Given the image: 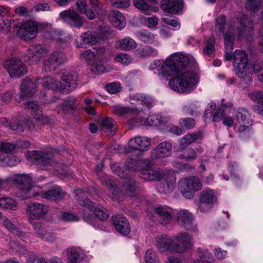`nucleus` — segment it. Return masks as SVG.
Masks as SVG:
<instances>
[{"mask_svg": "<svg viewBox=\"0 0 263 263\" xmlns=\"http://www.w3.org/2000/svg\"><path fill=\"white\" fill-rule=\"evenodd\" d=\"M234 34L233 33H226L224 36L225 54L224 59L227 61H233L236 74L243 82L249 84L251 82L248 56L243 50H236L232 53L233 49Z\"/></svg>", "mask_w": 263, "mask_h": 263, "instance_id": "nucleus-1", "label": "nucleus"}, {"mask_svg": "<svg viewBox=\"0 0 263 263\" xmlns=\"http://www.w3.org/2000/svg\"><path fill=\"white\" fill-rule=\"evenodd\" d=\"M139 176L141 178L147 181H157L163 178L165 182L166 187H165L162 183H159L157 189L160 193H169L175 187L176 178L173 171H163L159 168L152 167L148 161H146L144 166H142Z\"/></svg>", "mask_w": 263, "mask_h": 263, "instance_id": "nucleus-2", "label": "nucleus"}, {"mask_svg": "<svg viewBox=\"0 0 263 263\" xmlns=\"http://www.w3.org/2000/svg\"><path fill=\"white\" fill-rule=\"evenodd\" d=\"M196 75L190 71H182L170 80L168 84L173 90L179 93L190 92L197 84Z\"/></svg>", "mask_w": 263, "mask_h": 263, "instance_id": "nucleus-3", "label": "nucleus"}, {"mask_svg": "<svg viewBox=\"0 0 263 263\" xmlns=\"http://www.w3.org/2000/svg\"><path fill=\"white\" fill-rule=\"evenodd\" d=\"M79 203L84 208L83 218L88 223H91L92 215L101 221L106 220L109 217L108 213L106 209L100 205H97L89 199H85Z\"/></svg>", "mask_w": 263, "mask_h": 263, "instance_id": "nucleus-4", "label": "nucleus"}, {"mask_svg": "<svg viewBox=\"0 0 263 263\" xmlns=\"http://www.w3.org/2000/svg\"><path fill=\"white\" fill-rule=\"evenodd\" d=\"M202 184L200 180L195 176L181 178L178 182V189L182 196L187 199H192L195 193L201 190Z\"/></svg>", "mask_w": 263, "mask_h": 263, "instance_id": "nucleus-5", "label": "nucleus"}, {"mask_svg": "<svg viewBox=\"0 0 263 263\" xmlns=\"http://www.w3.org/2000/svg\"><path fill=\"white\" fill-rule=\"evenodd\" d=\"M233 104L231 102L227 103H222L220 106L214 113V111L216 108V104L214 103H209L205 110L204 115L205 120L207 118H209L213 116V121L214 122H219L226 115L227 113L230 112Z\"/></svg>", "mask_w": 263, "mask_h": 263, "instance_id": "nucleus-6", "label": "nucleus"}, {"mask_svg": "<svg viewBox=\"0 0 263 263\" xmlns=\"http://www.w3.org/2000/svg\"><path fill=\"white\" fill-rule=\"evenodd\" d=\"M14 180L20 185L21 193L26 195L24 199L39 195L36 191L38 187L32 185V178L30 175L17 174L14 176Z\"/></svg>", "mask_w": 263, "mask_h": 263, "instance_id": "nucleus-7", "label": "nucleus"}, {"mask_svg": "<svg viewBox=\"0 0 263 263\" xmlns=\"http://www.w3.org/2000/svg\"><path fill=\"white\" fill-rule=\"evenodd\" d=\"M173 253H183L193 246V238L186 232H181L173 236Z\"/></svg>", "mask_w": 263, "mask_h": 263, "instance_id": "nucleus-8", "label": "nucleus"}, {"mask_svg": "<svg viewBox=\"0 0 263 263\" xmlns=\"http://www.w3.org/2000/svg\"><path fill=\"white\" fill-rule=\"evenodd\" d=\"M36 80L30 77H27L22 80L20 88V94L15 98L16 101L20 102L24 98L32 97L36 92Z\"/></svg>", "mask_w": 263, "mask_h": 263, "instance_id": "nucleus-9", "label": "nucleus"}, {"mask_svg": "<svg viewBox=\"0 0 263 263\" xmlns=\"http://www.w3.org/2000/svg\"><path fill=\"white\" fill-rule=\"evenodd\" d=\"M47 51L41 44H35L30 46L24 55V60L29 64H35L43 58Z\"/></svg>", "mask_w": 263, "mask_h": 263, "instance_id": "nucleus-10", "label": "nucleus"}, {"mask_svg": "<svg viewBox=\"0 0 263 263\" xmlns=\"http://www.w3.org/2000/svg\"><path fill=\"white\" fill-rule=\"evenodd\" d=\"M5 67L12 78H20L27 72V68L19 59L13 58L5 63Z\"/></svg>", "mask_w": 263, "mask_h": 263, "instance_id": "nucleus-11", "label": "nucleus"}, {"mask_svg": "<svg viewBox=\"0 0 263 263\" xmlns=\"http://www.w3.org/2000/svg\"><path fill=\"white\" fill-rule=\"evenodd\" d=\"M67 61L66 54L61 51H55L51 54L48 59L44 61L43 68L46 72H53L58 67Z\"/></svg>", "mask_w": 263, "mask_h": 263, "instance_id": "nucleus-12", "label": "nucleus"}, {"mask_svg": "<svg viewBox=\"0 0 263 263\" xmlns=\"http://www.w3.org/2000/svg\"><path fill=\"white\" fill-rule=\"evenodd\" d=\"M78 81V75L76 72H65L61 77L60 89L66 93L71 91L77 87Z\"/></svg>", "mask_w": 263, "mask_h": 263, "instance_id": "nucleus-13", "label": "nucleus"}, {"mask_svg": "<svg viewBox=\"0 0 263 263\" xmlns=\"http://www.w3.org/2000/svg\"><path fill=\"white\" fill-rule=\"evenodd\" d=\"M38 24L33 20L25 21L20 26L18 35L25 41L33 39L37 34Z\"/></svg>", "mask_w": 263, "mask_h": 263, "instance_id": "nucleus-14", "label": "nucleus"}, {"mask_svg": "<svg viewBox=\"0 0 263 263\" xmlns=\"http://www.w3.org/2000/svg\"><path fill=\"white\" fill-rule=\"evenodd\" d=\"M59 17L64 23L72 27L79 28L83 25L81 16L74 10L63 11L60 13Z\"/></svg>", "mask_w": 263, "mask_h": 263, "instance_id": "nucleus-15", "label": "nucleus"}, {"mask_svg": "<svg viewBox=\"0 0 263 263\" xmlns=\"http://www.w3.org/2000/svg\"><path fill=\"white\" fill-rule=\"evenodd\" d=\"M48 211V206L41 203L30 202L27 205V212L29 218L32 219L43 218Z\"/></svg>", "mask_w": 263, "mask_h": 263, "instance_id": "nucleus-16", "label": "nucleus"}, {"mask_svg": "<svg viewBox=\"0 0 263 263\" xmlns=\"http://www.w3.org/2000/svg\"><path fill=\"white\" fill-rule=\"evenodd\" d=\"M155 217L162 224H167L172 220L173 210L165 205H159L154 208Z\"/></svg>", "mask_w": 263, "mask_h": 263, "instance_id": "nucleus-17", "label": "nucleus"}, {"mask_svg": "<svg viewBox=\"0 0 263 263\" xmlns=\"http://www.w3.org/2000/svg\"><path fill=\"white\" fill-rule=\"evenodd\" d=\"M176 219L178 224L185 230L196 231V228L193 224V216L189 211H179L177 213Z\"/></svg>", "mask_w": 263, "mask_h": 263, "instance_id": "nucleus-18", "label": "nucleus"}, {"mask_svg": "<svg viewBox=\"0 0 263 263\" xmlns=\"http://www.w3.org/2000/svg\"><path fill=\"white\" fill-rule=\"evenodd\" d=\"M32 224L37 237L45 241L52 243L56 241L55 234L50 232L48 227L40 223H34Z\"/></svg>", "mask_w": 263, "mask_h": 263, "instance_id": "nucleus-19", "label": "nucleus"}, {"mask_svg": "<svg viewBox=\"0 0 263 263\" xmlns=\"http://www.w3.org/2000/svg\"><path fill=\"white\" fill-rule=\"evenodd\" d=\"M27 156H29L35 163L41 165H50L54 162L53 155L51 153L32 151L28 153Z\"/></svg>", "mask_w": 263, "mask_h": 263, "instance_id": "nucleus-20", "label": "nucleus"}, {"mask_svg": "<svg viewBox=\"0 0 263 263\" xmlns=\"http://www.w3.org/2000/svg\"><path fill=\"white\" fill-rule=\"evenodd\" d=\"M99 41V35L96 32L88 31L83 33L76 40L77 47L86 48L96 44Z\"/></svg>", "mask_w": 263, "mask_h": 263, "instance_id": "nucleus-21", "label": "nucleus"}, {"mask_svg": "<svg viewBox=\"0 0 263 263\" xmlns=\"http://www.w3.org/2000/svg\"><path fill=\"white\" fill-rule=\"evenodd\" d=\"M159 70V74L163 77L176 76L178 73L182 71L180 67L175 64L170 56L163 63L161 68Z\"/></svg>", "mask_w": 263, "mask_h": 263, "instance_id": "nucleus-22", "label": "nucleus"}, {"mask_svg": "<svg viewBox=\"0 0 263 263\" xmlns=\"http://www.w3.org/2000/svg\"><path fill=\"white\" fill-rule=\"evenodd\" d=\"M67 256L70 263H88L89 261L87 256L80 247L68 249Z\"/></svg>", "mask_w": 263, "mask_h": 263, "instance_id": "nucleus-23", "label": "nucleus"}, {"mask_svg": "<svg viewBox=\"0 0 263 263\" xmlns=\"http://www.w3.org/2000/svg\"><path fill=\"white\" fill-rule=\"evenodd\" d=\"M116 230L123 235H127L130 232V227L127 219L122 214L112 216Z\"/></svg>", "mask_w": 263, "mask_h": 263, "instance_id": "nucleus-24", "label": "nucleus"}, {"mask_svg": "<svg viewBox=\"0 0 263 263\" xmlns=\"http://www.w3.org/2000/svg\"><path fill=\"white\" fill-rule=\"evenodd\" d=\"M183 7L182 0H161L160 8L166 12L178 14Z\"/></svg>", "mask_w": 263, "mask_h": 263, "instance_id": "nucleus-25", "label": "nucleus"}, {"mask_svg": "<svg viewBox=\"0 0 263 263\" xmlns=\"http://www.w3.org/2000/svg\"><path fill=\"white\" fill-rule=\"evenodd\" d=\"M105 52V48L103 47L97 48H92L81 53L80 58L87 63H91L97 59L101 58Z\"/></svg>", "mask_w": 263, "mask_h": 263, "instance_id": "nucleus-26", "label": "nucleus"}, {"mask_svg": "<svg viewBox=\"0 0 263 263\" xmlns=\"http://www.w3.org/2000/svg\"><path fill=\"white\" fill-rule=\"evenodd\" d=\"M150 145V140L145 137H136L131 139L128 142V146L130 150L145 151Z\"/></svg>", "mask_w": 263, "mask_h": 263, "instance_id": "nucleus-27", "label": "nucleus"}, {"mask_svg": "<svg viewBox=\"0 0 263 263\" xmlns=\"http://www.w3.org/2000/svg\"><path fill=\"white\" fill-rule=\"evenodd\" d=\"M156 247L162 252L166 251L173 253V236L162 235L156 238Z\"/></svg>", "mask_w": 263, "mask_h": 263, "instance_id": "nucleus-28", "label": "nucleus"}, {"mask_svg": "<svg viewBox=\"0 0 263 263\" xmlns=\"http://www.w3.org/2000/svg\"><path fill=\"white\" fill-rule=\"evenodd\" d=\"M108 19L112 25L120 30L124 28L126 21L123 14L118 10H112L108 14Z\"/></svg>", "mask_w": 263, "mask_h": 263, "instance_id": "nucleus-29", "label": "nucleus"}, {"mask_svg": "<svg viewBox=\"0 0 263 263\" xmlns=\"http://www.w3.org/2000/svg\"><path fill=\"white\" fill-rule=\"evenodd\" d=\"M123 187L126 194L131 197L137 196L140 190V184L133 178H128L123 183Z\"/></svg>", "mask_w": 263, "mask_h": 263, "instance_id": "nucleus-30", "label": "nucleus"}, {"mask_svg": "<svg viewBox=\"0 0 263 263\" xmlns=\"http://www.w3.org/2000/svg\"><path fill=\"white\" fill-rule=\"evenodd\" d=\"M129 101L131 104H141L147 107L152 106L153 103V100L152 98L141 93H137L131 96L129 98Z\"/></svg>", "mask_w": 263, "mask_h": 263, "instance_id": "nucleus-31", "label": "nucleus"}, {"mask_svg": "<svg viewBox=\"0 0 263 263\" xmlns=\"http://www.w3.org/2000/svg\"><path fill=\"white\" fill-rule=\"evenodd\" d=\"M115 46L116 49L130 51L135 49L137 46V44L134 39L127 36L116 42Z\"/></svg>", "mask_w": 263, "mask_h": 263, "instance_id": "nucleus-32", "label": "nucleus"}, {"mask_svg": "<svg viewBox=\"0 0 263 263\" xmlns=\"http://www.w3.org/2000/svg\"><path fill=\"white\" fill-rule=\"evenodd\" d=\"M172 144L164 141L160 143L154 150L156 158H159L170 156L171 154Z\"/></svg>", "mask_w": 263, "mask_h": 263, "instance_id": "nucleus-33", "label": "nucleus"}, {"mask_svg": "<svg viewBox=\"0 0 263 263\" xmlns=\"http://www.w3.org/2000/svg\"><path fill=\"white\" fill-rule=\"evenodd\" d=\"M170 57L175 64L180 67L182 71H186L185 69L189 64V59L187 55L181 52H176L172 54Z\"/></svg>", "mask_w": 263, "mask_h": 263, "instance_id": "nucleus-34", "label": "nucleus"}, {"mask_svg": "<svg viewBox=\"0 0 263 263\" xmlns=\"http://www.w3.org/2000/svg\"><path fill=\"white\" fill-rule=\"evenodd\" d=\"M64 195V192L60 187H54L52 190L42 193L41 197L47 200L54 201L63 198Z\"/></svg>", "mask_w": 263, "mask_h": 263, "instance_id": "nucleus-35", "label": "nucleus"}, {"mask_svg": "<svg viewBox=\"0 0 263 263\" xmlns=\"http://www.w3.org/2000/svg\"><path fill=\"white\" fill-rule=\"evenodd\" d=\"M20 158L0 152V164L3 166H14L20 162Z\"/></svg>", "mask_w": 263, "mask_h": 263, "instance_id": "nucleus-36", "label": "nucleus"}, {"mask_svg": "<svg viewBox=\"0 0 263 263\" xmlns=\"http://www.w3.org/2000/svg\"><path fill=\"white\" fill-rule=\"evenodd\" d=\"M239 22L240 24V33L242 35H250L253 30V20L244 15L242 18H240Z\"/></svg>", "mask_w": 263, "mask_h": 263, "instance_id": "nucleus-37", "label": "nucleus"}, {"mask_svg": "<svg viewBox=\"0 0 263 263\" xmlns=\"http://www.w3.org/2000/svg\"><path fill=\"white\" fill-rule=\"evenodd\" d=\"M77 10L82 14L86 15L89 20H93L96 17V13L92 9H88L86 0H78L76 3Z\"/></svg>", "mask_w": 263, "mask_h": 263, "instance_id": "nucleus-38", "label": "nucleus"}, {"mask_svg": "<svg viewBox=\"0 0 263 263\" xmlns=\"http://www.w3.org/2000/svg\"><path fill=\"white\" fill-rule=\"evenodd\" d=\"M201 133H191L184 136L180 141V148L184 149L189 145L198 140L202 139Z\"/></svg>", "mask_w": 263, "mask_h": 263, "instance_id": "nucleus-39", "label": "nucleus"}, {"mask_svg": "<svg viewBox=\"0 0 263 263\" xmlns=\"http://www.w3.org/2000/svg\"><path fill=\"white\" fill-rule=\"evenodd\" d=\"M136 35L140 40L145 43L151 44L156 42L157 45L159 44L156 40L155 34L147 30L144 29L137 32Z\"/></svg>", "mask_w": 263, "mask_h": 263, "instance_id": "nucleus-40", "label": "nucleus"}, {"mask_svg": "<svg viewBox=\"0 0 263 263\" xmlns=\"http://www.w3.org/2000/svg\"><path fill=\"white\" fill-rule=\"evenodd\" d=\"M41 84L45 89L55 90L60 88L58 80L51 77H44L41 79Z\"/></svg>", "mask_w": 263, "mask_h": 263, "instance_id": "nucleus-41", "label": "nucleus"}, {"mask_svg": "<svg viewBox=\"0 0 263 263\" xmlns=\"http://www.w3.org/2000/svg\"><path fill=\"white\" fill-rule=\"evenodd\" d=\"M146 161H143L142 160H135L133 159H128L125 161L124 167L126 168V172L128 173L135 171L138 170L140 167L142 168Z\"/></svg>", "mask_w": 263, "mask_h": 263, "instance_id": "nucleus-42", "label": "nucleus"}, {"mask_svg": "<svg viewBox=\"0 0 263 263\" xmlns=\"http://www.w3.org/2000/svg\"><path fill=\"white\" fill-rule=\"evenodd\" d=\"M200 199L209 204H214L217 202L216 193L212 190H203L200 193Z\"/></svg>", "mask_w": 263, "mask_h": 263, "instance_id": "nucleus-43", "label": "nucleus"}, {"mask_svg": "<svg viewBox=\"0 0 263 263\" xmlns=\"http://www.w3.org/2000/svg\"><path fill=\"white\" fill-rule=\"evenodd\" d=\"M237 120L240 124L250 125L252 123L250 115L245 108H238L236 113Z\"/></svg>", "mask_w": 263, "mask_h": 263, "instance_id": "nucleus-44", "label": "nucleus"}, {"mask_svg": "<svg viewBox=\"0 0 263 263\" xmlns=\"http://www.w3.org/2000/svg\"><path fill=\"white\" fill-rule=\"evenodd\" d=\"M166 123V119L160 115H154L148 117L144 122L147 126H158Z\"/></svg>", "mask_w": 263, "mask_h": 263, "instance_id": "nucleus-45", "label": "nucleus"}, {"mask_svg": "<svg viewBox=\"0 0 263 263\" xmlns=\"http://www.w3.org/2000/svg\"><path fill=\"white\" fill-rule=\"evenodd\" d=\"M91 8H93L97 13L99 18L101 21L104 19L106 13L102 3L99 0H89Z\"/></svg>", "mask_w": 263, "mask_h": 263, "instance_id": "nucleus-46", "label": "nucleus"}, {"mask_svg": "<svg viewBox=\"0 0 263 263\" xmlns=\"http://www.w3.org/2000/svg\"><path fill=\"white\" fill-rule=\"evenodd\" d=\"M179 149L182 153L179 154L177 156V158L179 159H185L186 161H193L196 159L197 155L194 149L191 148L187 149L180 148Z\"/></svg>", "mask_w": 263, "mask_h": 263, "instance_id": "nucleus-47", "label": "nucleus"}, {"mask_svg": "<svg viewBox=\"0 0 263 263\" xmlns=\"http://www.w3.org/2000/svg\"><path fill=\"white\" fill-rule=\"evenodd\" d=\"M133 4L136 8L145 14H148L150 11L154 10L153 7L144 0H133Z\"/></svg>", "mask_w": 263, "mask_h": 263, "instance_id": "nucleus-48", "label": "nucleus"}, {"mask_svg": "<svg viewBox=\"0 0 263 263\" xmlns=\"http://www.w3.org/2000/svg\"><path fill=\"white\" fill-rule=\"evenodd\" d=\"M137 51L138 55L141 57L156 56L158 54L156 49L149 46H144L142 47L139 48Z\"/></svg>", "mask_w": 263, "mask_h": 263, "instance_id": "nucleus-49", "label": "nucleus"}, {"mask_svg": "<svg viewBox=\"0 0 263 263\" xmlns=\"http://www.w3.org/2000/svg\"><path fill=\"white\" fill-rule=\"evenodd\" d=\"M198 257L196 263H214L212 255L207 251L199 252Z\"/></svg>", "mask_w": 263, "mask_h": 263, "instance_id": "nucleus-50", "label": "nucleus"}, {"mask_svg": "<svg viewBox=\"0 0 263 263\" xmlns=\"http://www.w3.org/2000/svg\"><path fill=\"white\" fill-rule=\"evenodd\" d=\"M145 25L149 29H155L157 28L158 25V18L154 15H152L149 16H144L142 18Z\"/></svg>", "mask_w": 263, "mask_h": 263, "instance_id": "nucleus-51", "label": "nucleus"}, {"mask_svg": "<svg viewBox=\"0 0 263 263\" xmlns=\"http://www.w3.org/2000/svg\"><path fill=\"white\" fill-rule=\"evenodd\" d=\"M63 32L59 29H51L49 31L47 32L46 36L48 39L53 40H56L60 42H64V41L62 39Z\"/></svg>", "mask_w": 263, "mask_h": 263, "instance_id": "nucleus-52", "label": "nucleus"}, {"mask_svg": "<svg viewBox=\"0 0 263 263\" xmlns=\"http://www.w3.org/2000/svg\"><path fill=\"white\" fill-rule=\"evenodd\" d=\"M111 169L114 173L121 178H127L128 173L126 172V168H123L119 163H114L111 165Z\"/></svg>", "mask_w": 263, "mask_h": 263, "instance_id": "nucleus-53", "label": "nucleus"}, {"mask_svg": "<svg viewBox=\"0 0 263 263\" xmlns=\"http://www.w3.org/2000/svg\"><path fill=\"white\" fill-rule=\"evenodd\" d=\"M197 109V106L194 103H192L191 104L184 106L182 107V110L184 115L196 116L198 114Z\"/></svg>", "mask_w": 263, "mask_h": 263, "instance_id": "nucleus-54", "label": "nucleus"}, {"mask_svg": "<svg viewBox=\"0 0 263 263\" xmlns=\"http://www.w3.org/2000/svg\"><path fill=\"white\" fill-rule=\"evenodd\" d=\"M0 207L14 210L16 205L15 201L10 198H0Z\"/></svg>", "mask_w": 263, "mask_h": 263, "instance_id": "nucleus-55", "label": "nucleus"}, {"mask_svg": "<svg viewBox=\"0 0 263 263\" xmlns=\"http://www.w3.org/2000/svg\"><path fill=\"white\" fill-rule=\"evenodd\" d=\"M195 120L192 118H182L179 120V124L182 128L191 129L195 126Z\"/></svg>", "mask_w": 263, "mask_h": 263, "instance_id": "nucleus-56", "label": "nucleus"}, {"mask_svg": "<svg viewBox=\"0 0 263 263\" xmlns=\"http://www.w3.org/2000/svg\"><path fill=\"white\" fill-rule=\"evenodd\" d=\"M252 133L251 129L249 125L241 124L239 128V136L242 139H245L251 137Z\"/></svg>", "mask_w": 263, "mask_h": 263, "instance_id": "nucleus-57", "label": "nucleus"}, {"mask_svg": "<svg viewBox=\"0 0 263 263\" xmlns=\"http://www.w3.org/2000/svg\"><path fill=\"white\" fill-rule=\"evenodd\" d=\"M115 61L123 65H127L132 61L131 57L125 53H121L116 55L115 58Z\"/></svg>", "mask_w": 263, "mask_h": 263, "instance_id": "nucleus-58", "label": "nucleus"}, {"mask_svg": "<svg viewBox=\"0 0 263 263\" xmlns=\"http://www.w3.org/2000/svg\"><path fill=\"white\" fill-rule=\"evenodd\" d=\"M29 110L33 115L34 117L37 116L40 113L42 112V109L40 105L35 102L28 101L26 103Z\"/></svg>", "mask_w": 263, "mask_h": 263, "instance_id": "nucleus-59", "label": "nucleus"}, {"mask_svg": "<svg viewBox=\"0 0 263 263\" xmlns=\"http://www.w3.org/2000/svg\"><path fill=\"white\" fill-rule=\"evenodd\" d=\"M261 0H247L246 8L251 11H257L260 6Z\"/></svg>", "mask_w": 263, "mask_h": 263, "instance_id": "nucleus-60", "label": "nucleus"}, {"mask_svg": "<svg viewBox=\"0 0 263 263\" xmlns=\"http://www.w3.org/2000/svg\"><path fill=\"white\" fill-rule=\"evenodd\" d=\"M226 25V17L221 14L216 19V29L219 32H223Z\"/></svg>", "mask_w": 263, "mask_h": 263, "instance_id": "nucleus-61", "label": "nucleus"}, {"mask_svg": "<svg viewBox=\"0 0 263 263\" xmlns=\"http://www.w3.org/2000/svg\"><path fill=\"white\" fill-rule=\"evenodd\" d=\"M145 263H159L158 257L155 253L151 250H147L145 253Z\"/></svg>", "mask_w": 263, "mask_h": 263, "instance_id": "nucleus-62", "label": "nucleus"}, {"mask_svg": "<svg viewBox=\"0 0 263 263\" xmlns=\"http://www.w3.org/2000/svg\"><path fill=\"white\" fill-rule=\"evenodd\" d=\"M77 100L76 98L73 96L68 97L63 102L64 107L68 109H74L77 106Z\"/></svg>", "mask_w": 263, "mask_h": 263, "instance_id": "nucleus-63", "label": "nucleus"}, {"mask_svg": "<svg viewBox=\"0 0 263 263\" xmlns=\"http://www.w3.org/2000/svg\"><path fill=\"white\" fill-rule=\"evenodd\" d=\"M107 91L112 94H115L119 92L121 89V86L120 83L119 82H113L108 84L106 86Z\"/></svg>", "mask_w": 263, "mask_h": 263, "instance_id": "nucleus-64", "label": "nucleus"}]
</instances>
